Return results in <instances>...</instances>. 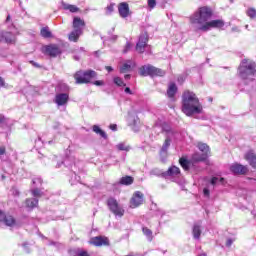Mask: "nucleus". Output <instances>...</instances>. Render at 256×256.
I'll return each instance as SVG.
<instances>
[{
	"instance_id": "nucleus-12",
	"label": "nucleus",
	"mask_w": 256,
	"mask_h": 256,
	"mask_svg": "<svg viewBox=\"0 0 256 256\" xmlns=\"http://www.w3.org/2000/svg\"><path fill=\"white\" fill-rule=\"evenodd\" d=\"M230 171L234 173V175H245L249 171V168H247V166L236 163L230 166Z\"/></svg>"
},
{
	"instance_id": "nucleus-39",
	"label": "nucleus",
	"mask_w": 256,
	"mask_h": 256,
	"mask_svg": "<svg viewBox=\"0 0 256 256\" xmlns=\"http://www.w3.org/2000/svg\"><path fill=\"white\" fill-rule=\"evenodd\" d=\"M114 83L115 85H118V87H123V85H125V83L123 82V79H121L120 77H115Z\"/></svg>"
},
{
	"instance_id": "nucleus-64",
	"label": "nucleus",
	"mask_w": 256,
	"mask_h": 256,
	"mask_svg": "<svg viewBox=\"0 0 256 256\" xmlns=\"http://www.w3.org/2000/svg\"><path fill=\"white\" fill-rule=\"evenodd\" d=\"M16 195H19V192H18V191H16Z\"/></svg>"
},
{
	"instance_id": "nucleus-17",
	"label": "nucleus",
	"mask_w": 256,
	"mask_h": 256,
	"mask_svg": "<svg viewBox=\"0 0 256 256\" xmlns=\"http://www.w3.org/2000/svg\"><path fill=\"white\" fill-rule=\"evenodd\" d=\"M83 27H85V21L79 17H74L73 29L80 30L83 33Z\"/></svg>"
},
{
	"instance_id": "nucleus-59",
	"label": "nucleus",
	"mask_w": 256,
	"mask_h": 256,
	"mask_svg": "<svg viewBox=\"0 0 256 256\" xmlns=\"http://www.w3.org/2000/svg\"><path fill=\"white\" fill-rule=\"evenodd\" d=\"M74 59H75V61H79V59H81V57L80 56H74Z\"/></svg>"
},
{
	"instance_id": "nucleus-28",
	"label": "nucleus",
	"mask_w": 256,
	"mask_h": 256,
	"mask_svg": "<svg viewBox=\"0 0 256 256\" xmlns=\"http://www.w3.org/2000/svg\"><path fill=\"white\" fill-rule=\"evenodd\" d=\"M207 159V154L195 153L192 156V160L198 163L199 161H205Z\"/></svg>"
},
{
	"instance_id": "nucleus-52",
	"label": "nucleus",
	"mask_w": 256,
	"mask_h": 256,
	"mask_svg": "<svg viewBox=\"0 0 256 256\" xmlns=\"http://www.w3.org/2000/svg\"><path fill=\"white\" fill-rule=\"evenodd\" d=\"M110 129H111L112 131H117V126H116V124H111V125H110Z\"/></svg>"
},
{
	"instance_id": "nucleus-23",
	"label": "nucleus",
	"mask_w": 256,
	"mask_h": 256,
	"mask_svg": "<svg viewBox=\"0 0 256 256\" xmlns=\"http://www.w3.org/2000/svg\"><path fill=\"white\" fill-rule=\"evenodd\" d=\"M177 93V85L175 83H170L167 90L168 97H175Z\"/></svg>"
},
{
	"instance_id": "nucleus-19",
	"label": "nucleus",
	"mask_w": 256,
	"mask_h": 256,
	"mask_svg": "<svg viewBox=\"0 0 256 256\" xmlns=\"http://www.w3.org/2000/svg\"><path fill=\"white\" fill-rule=\"evenodd\" d=\"M2 223H4L7 227H13L17 221L12 215H6Z\"/></svg>"
},
{
	"instance_id": "nucleus-47",
	"label": "nucleus",
	"mask_w": 256,
	"mask_h": 256,
	"mask_svg": "<svg viewBox=\"0 0 256 256\" xmlns=\"http://www.w3.org/2000/svg\"><path fill=\"white\" fill-rule=\"evenodd\" d=\"M5 212H3L2 210H0V223H3V221L5 220Z\"/></svg>"
},
{
	"instance_id": "nucleus-4",
	"label": "nucleus",
	"mask_w": 256,
	"mask_h": 256,
	"mask_svg": "<svg viewBox=\"0 0 256 256\" xmlns=\"http://www.w3.org/2000/svg\"><path fill=\"white\" fill-rule=\"evenodd\" d=\"M97 78V72L94 70H79L74 74V79L78 85L89 83L92 79Z\"/></svg>"
},
{
	"instance_id": "nucleus-13",
	"label": "nucleus",
	"mask_w": 256,
	"mask_h": 256,
	"mask_svg": "<svg viewBox=\"0 0 256 256\" xmlns=\"http://www.w3.org/2000/svg\"><path fill=\"white\" fill-rule=\"evenodd\" d=\"M56 97H69V86L65 83H60L56 87Z\"/></svg>"
},
{
	"instance_id": "nucleus-15",
	"label": "nucleus",
	"mask_w": 256,
	"mask_h": 256,
	"mask_svg": "<svg viewBox=\"0 0 256 256\" xmlns=\"http://www.w3.org/2000/svg\"><path fill=\"white\" fill-rule=\"evenodd\" d=\"M118 13L122 19H127L129 17V4L122 2L118 5Z\"/></svg>"
},
{
	"instance_id": "nucleus-3",
	"label": "nucleus",
	"mask_w": 256,
	"mask_h": 256,
	"mask_svg": "<svg viewBox=\"0 0 256 256\" xmlns=\"http://www.w3.org/2000/svg\"><path fill=\"white\" fill-rule=\"evenodd\" d=\"M238 73L240 79H251L256 73V64L251 60L244 59L242 60Z\"/></svg>"
},
{
	"instance_id": "nucleus-46",
	"label": "nucleus",
	"mask_w": 256,
	"mask_h": 256,
	"mask_svg": "<svg viewBox=\"0 0 256 256\" xmlns=\"http://www.w3.org/2000/svg\"><path fill=\"white\" fill-rule=\"evenodd\" d=\"M113 9H114V5H113V4H110V5L107 6V8H106V13H107L108 15H111V12L113 11Z\"/></svg>"
},
{
	"instance_id": "nucleus-22",
	"label": "nucleus",
	"mask_w": 256,
	"mask_h": 256,
	"mask_svg": "<svg viewBox=\"0 0 256 256\" xmlns=\"http://www.w3.org/2000/svg\"><path fill=\"white\" fill-rule=\"evenodd\" d=\"M39 205V200L36 198H28L26 199V207L29 209H35Z\"/></svg>"
},
{
	"instance_id": "nucleus-34",
	"label": "nucleus",
	"mask_w": 256,
	"mask_h": 256,
	"mask_svg": "<svg viewBox=\"0 0 256 256\" xmlns=\"http://www.w3.org/2000/svg\"><path fill=\"white\" fill-rule=\"evenodd\" d=\"M179 163L185 171H189V161L185 158H180Z\"/></svg>"
},
{
	"instance_id": "nucleus-14",
	"label": "nucleus",
	"mask_w": 256,
	"mask_h": 256,
	"mask_svg": "<svg viewBox=\"0 0 256 256\" xmlns=\"http://www.w3.org/2000/svg\"><path fill=\"white\" fill-rule=\"evenodd\" d=\"M244 159L248 161L252 169H256V153L253 150H249L245 153Z\"/></svg>"
},
{
	"instance_id": "nucleus-41",
	"label": "nucleus",
	"mask_w": 256,
	"mask_h": 256,
	"mask_svg": "<svg viewBox=\"0 0 256 256\" xmlns=\"http://www.w3.org/2000/svg\"><path fill=\"white\" fill-rule=\"evenodd\" d=\"M147 3L150 11L153 10L154 7H157V0H148Z\"/></svg>"
},
{
	"instance_id": "nucleus-53",
	"label": "nucleus",
	"mask_w": 256,
	"mask_h": 256,
	"mask_svg": "<svg viewBox=\"0 0 256 256\" xmlns=\"http://www.w3.org/2000/svg\"><path fill=\"white\" fill-rule=\"evenodd\" d=\"M203 193L205 197H209V190L207 188H204Z\"/></svg>"
},
{
	"instance_id": "nucleus-26",
	"label": "nucleus",
	"mask_w": 256,
	"mask_h": 256,
	"mask_svg": "<svg viewBox=\"0 0 256 256\" xmlns=\"http://www.w3.org/2000/svg\"><path fill=\"white\" fill-rule=\"evenodd\" d=\"M62 7L65 9V11H70V13H77V11H79V7L71 4L63 3Z\"/></svg>"
},
{
	"instance_id": "nucleus-36",
	"label": "nucleus",
	"mask_w": 256,
	"mask_h": 256,
	"mask_svg": "<svg viewBox=\"0 0 256 256\" xmlns=\"http://www.w3.org/2000/svg\"><path fill=\"white\" fill-rule=\"evenodd\" d=\"M246 15L250 17V19H256V10L255 8H248L246 11Z\"/></svg>"
},
{
	"instance_id": "nucleus-48",
	"label": "nucleus",
	"mask_w": 256,
	"mask_h": 256,
	"mask_svg": "<svg viewBox=\"0 0 256 256\" xmlns=\"http://www.w3.org/2000/svg\"><path fill=\"white\" fill-rule=\"evenodd\" d=\"M6 152L7 148H5V146H0V155H5Z\"/></svg>"
},
{
	"instance_id": "nucleus-45",
	"label": "nucleus",
	"mask_w": 256,
	"mask_h": 256,
	"mask_svg": "<svg viewBox=\"0 0 256 256\" xmlns=\"http://www.w3.org/2000/svg\"><path fill=\"white\" fill-rule=\"evenodd\" d=\"M92 83L93 85H96V87H103V85H105V82L103 80H96Z\"/></svg>"
},
{
	"instance_id": "nucleus-37",
	"label": "nucleus",
	"mask_w": 256,
	"mask_h": 256,
	"mask_svg": "<svg viewBox=\"0 0 256 256\" xmlns=\"http://www.w3.org/2000/svg\"><path fill=\"white\" fill-rule=\"evenodd\" d=\"M33 197H43V192L41 190L35 188L31 191Z\"/></svg>"
},
{
	"instance_id": "nucleus-55",
	"label": "nucleus",
	"mask_w": 256,
	"mask_h": 256,
	"mask_svg": "<svg viewBox=\"0 0 256 256\" xmlns=\"http://www.w3.org/2000/svg\"><path fill=\"white\" fill-rule=\"evenodd\" d=\"M105 69L106 71H108V73H111V71H113V67L111 66H106Z\"/></svg>"
},
{
	"instance_id": "nucleus-24",
	"label": "nucleus",
	"mask_w": 256,
	"mask_h": 256,
	"mask_svg": "<svg viewBox=\"0 0 256 256\" xmlns=\"http://www.w3.org/2000/svg\"><path fill=\"white\" fill-rule=\"evenodd\" d=\"M40 35L44 39H51V37H53V34L51 33V30H49V27H43L40 31Z\"/></svg>"
},
{
	"instance_id": "nucleus-6",
	"label": "nucleus",
	"mask_w": 256,
	"mask_h": 256,
	"mask_svg": "<svg viewBox=\"0 0 256 256\" xmlns=\"http://www.w3.org/2000/svg\"><path fill=\"white\" fill-rule=\"evenodd\" d=\"M108 208L110 209L111 213L115 215L116 217H123L125 215V209L119 205V202H117V199L111 197L107 200Z\"/></svg>"
},
{
	"instance_id": "nucleus-57",
	"label": "nucleus",
	"mask_w": 256,
	"mask_h": 256,
	"mask_svg": "<svg viewBox=\"0 0 256 256\" xmlns=\"http://www.w3.org/2000/svg\"><path fill=\"white\" fill-rule=\"evenodd\" d=\"M5 121V116L0 114V123H3Z\"/></svg>"
},
{
	"instance_id": "nucleus-60",
	"label": "nucleus",
	"mask_w": 256,
	"mask_h": 256,
	"mask_svg": "<svg viewBox=\"0 0 256 256\" xmlns=\"http://www.w3.org/2000/svg\"><path fill=\"white\" fill-rule=\"evenodd\" d=\"M11 20V15H8L6 18V21H10Z\"/></svg>"
},
{
	"instance_id": "nucleus-62",
	"label": "nucleus",
	"mask_w": 256,
	"mask_h": 256,
	"mask_svg": "<svg viewBox=\"0 0 256 256\" xmlns=\"http://www.w3.org/2000/svg\"><path fill=\"white\" fill-rule=\"evenodd\" d=\"M112 39L115 41V39H117V36H113Z\"/></svg>"
},
{
	"instance_id": "nucleus-32",
	"label": "nucleus",
	"mask_w": 256,
	"mask_h": 256,
	"mask_svg": "<svg viewBox=\"0 0 256 256\" xmlns=\"http://www.w3.org/2000/svg\"><path fill=\"white\" fill-rule=\"evenodd\" d=\"M131 61L124 63L120 68V73H127V71H131Z\"/></svg>"
},
{
	"instance_id": "nucleus-10",
	"label": "nucleus",
	"mask_w": 256,
	"mask_h": 256,
	"mask_svg": "<svg viewBox=\"0 0 256 256\" xmlns=\"http://www.w3.org/2000/svg\"><path fill=\"white\" fill-rule=\"evenodd\" d=\"M143 197L144 195L141 193V191L135 192L130 200V207L135 209L139 207V205H143Z\"/></svg>"
},
{
	"instance_id": "nucleus-20",
	"label": "nucleus",
	"mask_w": 256,
	"mask_h": 256,
	"mask_svg": "<svg viewBox=\"0 0 256 256\" xmlns=\"http://www.w3.org/2000/svg\"><path fill=\"white\" fill-rule=\"evenodd\" d=\"M169 147H171V138L167 137L160 150V155H167V151L169 150Z\"/></svg>"
},
{
	"instance_id": "nucleus-44",
	"label": "nucleus",
	"mask_w": 256,
	"mask_h": 256,
	"mask_svg": "<svg viewBox=\"0 0 256 256\" xmlns=\"http://www.w3.org/2000/svg\"><path fill=\"white\" fill-rule=\"evenodd\" d=\"M129 51H131V42H127L124 49H123V53H129Z\"/></svg>"
},
{
	"instance_id": "nucleus-50",
	"label": "nucleus",
	"mask_w": 256,
	"mask_h": 256,
	"mask_svg": "<svg viewBox=\"0 0 256 256\" xmlns=\"http://www.w3.org/2000/svg\"><path fill=\"white\" fill-rule=\"evenodd\" d=\"M231 245H233V240L228 239L227 242H226V246L231 247Z\"/></svg>"
},
{
	"instance_id": "nucleus-33",
	"label": "nucleus",
	"mask_w": 256,
	"mask_h": 256,
	"mask_svg": "<svg viewBox=\"0 0 256 256\" xmlns=\"http://www.w3.org/2000/svg\"><path fill=\"white\" fill-rule=\"evenodd\" d=\"M198 149L202 151L203 155H207L209 153V146L205 143H198Z\"/></svg>"
},
{
	"instance_id": "nucleus-5",
	"label": "nucleus",
	"mask_w": 256,
	"mask_h": 256,
	"mask_svg": "<svg viewBox=\"0 0 256 256\" xmlns=\"http://www.w3.org/2000/svg\"><path fill=\"white\" fill-rule=\"evenodd\" d=\"M139 73L142 77H163L166 72L148 64L140 67Z\"/></svg>"
},
{
	"instance_id": "nucleus-42",
	"label": "nucleus",
	"mask_w": 256,
	"mask_h": 256,
	"mask_svg": "<svg viewBox=\"0 0 256 256\" xmlns=\"http://www.w3.org/2000/svg\"><path fill=\"white\" fill-rule=\"evenodd\" d=\"M33 185H43V179L36 177L32 180Z\"/></svg>"
},
{
	"instance_id": "nucleus-31",
	"label": "nucleus",
	"mask_w": 256,
	"mask_h": 256,
	"mask_svg": "<svg viewBox=\"0 0 256 256\" xmlns=\"http://www.w3.org/2000/svg\"><path fill=\"white\" fill-rule=\"evenodd\" d=\"M143 234L147 237L148 241H153V231L147 227L142 228Z\"/></svg>"
},
{
	"instance_id": "nucleus-63",
	"label": "nucleus",
	"mask_w": 256,
	"mask_h": 256,
	"mask_svg": "<svg viewBox=\"0 0 256 256\" xmlns=\"http://www.w3.org/2000/svg\"><path fill=\"white\" fill-rule=\"evenodd\" d=\"M245 28L248 29V28H249V25H246Z\"/></svg>"
},
{
	"instance_id": "nucleus-61",
	"label": "nucleus",
	"mask_w": 256,
	"mask_h": 256,
	"mask_svg": "<svg viewBox=\"0 0 256 256\" xmlns=\"http://www.w3.org/2000/svg\"><path fill=\"white\" fill-rule=\"evenodd\" d=\"M130 75L129 74H127V75H125V79H130Z\"/></svg>"
},
{
	"instance_id": "nucleus-29",
	"label": "nucleus",
	"mask_w": 256,
	"mask_h": 256,
	"mask_svg": "<svg viewBox=\"0 0 256 256\" xmlns=\"http://www.w3.org/2000/svg\"><path fill=\"white\" fill-rule=\"evenodd\" d=\"M150 175H154L155 177H163L165 179V172L159 168H154L150 171Z\"/></svg>"
},
{
	"instance_id": "nucleus-35",
	"label": "nucleus",
	"mask_w": 256,
	"mask_h": 256,
	"mask_svg": "<svg viewBox=\"0 0 256 256\" xmlns=\"http://www.w3.org/2000/svg\"><path fill=\"white\" fill-rule=\"evenodd\" d=\"M225 181L224 178H219V177H213L210 181L211 185H219V183L223 184Z\"/></svg>"
},
{
	"instance_id": "nucleus-11",
	"label": "nucleus",
	"mask_w": 256,
	"mask_h": 256,
	"mask_svg": "<svg viewBox=\"0 0 256 256\" xmlns=\"http://www.w3.org/2000/svg\"><path fill=\"white\" fill-rule=\"evenodd\" d=\"M16 38L11 32H0V43H8V45H13Z\"/></svg>"
},
{
	"instance_id": "nucleus-38",
	"label": "nucleus",
	"mask_w": 256,
	"mask_h": 256,
	"mask_svg": "<svg viewBox=\"0 0 256 256\" xmlns=\"http://www.w3.org/2000/svg\"><path fill=\"white\" fill-rule=\"evenodd\" d=\"M139 122V118L138 117H129L128 118V123L129 125H133L135 127V125H137V123Z\"/></svg>"
},
{
	"instance_id": "nucleus-18",
	"label": "nucleus",
	"mask_w": 256,
	"mask_h": 256,
	"mask_svg": "<svg viewBox=\"0 0 256 256\" xmlns=\"http://www.w3.org/2000/svg\"><path fill=\"white\" fill-rule=\"evenodd\" d=\"M192 234L194 239H201V222L194 224Z\"/></svg>"
},
{
	"instance_id": "nucleus-54",
	"label": "nucleus",
	"mask_w": 256,
	"mask_h": 256,
	"mask_svg": "<svg viewBox=\"0 0 256 256\" xmlns=\"http://www.w3.org/2000/svg\"><path fill=\"white\" fill-rule=\"evenodd\" d=\"M5 86V80L0 77V87H4Z\"/></svg>"
},
{
	"instance_id": "nucleus-27",
	"label": "nucleus",
	"mask_w": 256,
	"mask_h": 256,
	"mask_svg": "<svg viewBox=\"0 0 256 256\" xmlns=\"http://www.w3.org/2000/svg\"><path fill=\"white\" fill-rule=\"evenodd\" d=\"M67 101H69L68 97H56L54 103H56L58 107H61L62 105H67Z\"/></svg>"
},
{
	"instance_id": "nucleus-25",
	"label": "nucleus",
	"mask_w": 256,
	"mask_h": 256,
	"mask_svg": "<svg viewBox=\"0 0 256 256\" xmlns=\"http://www.w3.org/2000/svg\"><path fill=\"white\" fill-rule=\"evenodd\" d=\"M135 179L132 176H124L120 179V185H133Z\"/></svg>"
},
{
	"instance_id": "nucleus-8",
	"label": "nucleus",
	"mask_w": 256,
	"mask_h": 256,
	"mask_svg": "<svg viewBox=\"0 0 256 256\" xmlns=\"http://www.w3.org/2000/svg\"><path fill=\"white\" fill-rule=\"evenodd\" d=\"M42 53L49 55V57H57V55H61V48L56 44L46 45L42 47Z\"/></svg>"
},
{
	"instance_id": "nucleus-1",
	"label": "nucleus",
	"mask_w": 256,
	"mask_h": 256,
	"mask_svg": "<svg viewBox=\"0 0 256 256\" xmlns=\"http://www.w3.org/2000/svg\"><path fill=\"white\" fill-rule=\"evenodd\" d=\"M211 17H213L211 8L207 6L200 7L190 16V23L193 25L196 32L203 31L204 33H207V31H210L211 29H221L225 27V22L223 20L209 21Z\"/></svg>"
},
{
	"instance_id": "nucleus-56",
	"label": "nucleus",
	"mask_w": 256,
	"mask_h": 256,
	"mask_svg": "<svg viewBox=\"0 0 256 256\" xmlns=\"http://www.w3.org/2000/svg\"><path fill=\"white\" fill-rule=\"evenodd\" d=\"M125 93H128L129 95L133 94V93H131V89L130 88H125Z\"/></svg>"
},
{
	"instance_id": "nucleus-40",
	"label": "nucleus",
	"mask_w": 256,
	"mask_h": 256,
	"mask_svg": "<svg viewBox=\"0 0 256 256\" xmlns=\"http://www.w3.org/2000/svg\"><path fill=\"white\" fill-rule=\"evenodd\" d=\"M117 149L119 151H129L130 148H129V146H127L123 143H120V144L117 145Z\"/></svg>"
},
{
	"instance_id": "nucleus-51",
	"label": "nucleus",
	"mask_w": 256,
	"mask_h": 256,
	"mask_svg": "<svg viewBox=\"0 0 256 256\" xmlns=\"http://www.w3.org/2000/svg\"><path fill=\"white\" fill-rule=\"evenodd\" d=\"M30 63H31V65H33V67H37V68H39V67H41L37 62H35V61H30Z\"/></svg>"
},
{
	"instance_id": "nucleus-49",
	"label": "nucleus",
	"mask_w": 256,
	"mask_h": 256,
	"mask_svg": "<svg viewBox=\"0 0 256 256\" xmlns=\"http://www.w3.org/2000/svg\"><path fill=\"white\" fill-rule=\"evenodd\" d=\"M77 256H89V252H87V251H80V252H78Z\"/></svg>"
},
{
	"instance_id": "nucleus-9",
	"label": "nucleus",
	"mask_w": 256,
	"mask_h": 256,
	"mask_svg": "<svg viewBox=\"0 0 256 256\" xmlns=\"http://www.w3.org/2000/svg\"><path fill=\"white\" fill-rule=\"evenodd\" d=\"M147 41H149V36L147 35V33H142L136 44V51L138 53H145V49H149Z\"/></svg>"
},
{
	"instance_id": "nucleus-16",
	"label": "nucleus",
	"mask_w": 256,
	"mask_h": 256,
	"mask_svg": "<svg viewBox=\"0 0 256 256\" xmlns=\"http://www.w3.org/2000/svg\"><path fill=\"white\" fill-rule=\"evenodd\" d=\"M181 175V170L177 166H172L168 169V171L164 172V179L167 177H179Z\"/></svg>"
},
{
	"instance_id": "nucleus-2",
	"label": "nucleus",
	"mask_w": 256,
	"mask_h": 256,
	"mask_svg": "<svg viewBox=\"0 0 256 256\" xmlns=\"http://www.w3.org/2000/svg\"><path fill=\"white\" fill-rule=\"evenodd\" d=\"M182 112L185 113L187 117H193V115L203 113V106L198 98L184 97L182 100Z\"/></svg>"
},
{
	"instance_id": "nucleus-30",
	"label": "nucleus",
	"mask_w": 256,
	"mask_h": 256,
	"mask_svg": "<svg viewBox=\"0 0 256 256\" xmlns=\"http://www.w3.org/2000/svg\"><path fill=\"white\" fill-rule=\"evenodd\" d=\"M94 133H97V135L101 136L103 139H107V133L105 131L101 130V128L97 125L93 126Z\"/></svg>"
},
{
	"instance_id": "nucleus-7",
	"label": "nucleus",
	"mask_w": 256,
	"mask_h": 256,
	"mask_svg": "<svg viewBox=\"0 0 256 256\" xmlns=\"http://www.w3.org/2000/svg\"><path fill=\"white\" fill-rule=\"evenodd\" d=\"M89 244L94 247H109L110 241L107 236H95L90 238Z\"/></svg>"
},
{
	"instance_id": "nucleus-58",
	"label": "nucleus",
	"mask_w": 256,
	"mask_h": 256,
	"mask_svg": "<svg viewBox=\"0 0 256 256\" xmlns=\"http://www.w3.org/2000/svg\"><path fill=\"white\" fill-rule=\"evenodd\" d=\"M163 131H166V133H169V131H171V128L168 126L166 128H163Z\"/></svg>"
},
{
	"instance_id": "nucleus-21",
	"label": "nucleus",
	"mask_w": 256,
	"mask_h": 256,
	"mask_svg": "<svg viewBox=\"0 0 256 256\" xmlns=\"http://www.w3.org/2000/svg\"><path fill=\"white\" fill-rule=\"evenodd\" d=\"M81 35H83V32H81V30H73L69 34V41H73L74 43H76V41H78V39H79V37H81Z\"/></svg>"
},
{
	"instance_id": "nucleus-43",
	"label": "nucleus",
	"mask_w": 256,
	"mask_h": 256,
	"mask_svg": "<svg viewBox=\"0 0 256 256\" xmlns=\"http://www.w3.org/2000/svg\"><path fill=\"white\" fill-rule=\"evenodd\" d=\"M182 97H195V93H193L189 90H186V91H184Z\"/></svg>"
}]
</instances>
